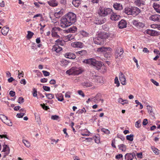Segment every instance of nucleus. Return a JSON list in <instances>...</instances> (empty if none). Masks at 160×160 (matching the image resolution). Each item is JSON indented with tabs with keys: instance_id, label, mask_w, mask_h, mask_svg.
<instances>
[{
	"instance_id": "14",
	"label": "nucleus",
	"mask_w": 160,
	"mask_h": 160,
	"mask_svg": "<svg viewBox=\"0 0 160 160\" xmlns=\"http://www.w3.org/2000/svg\"><path fill=\"white\" fill-rule=\"evenodd\" d=\"M127 25L126 21L122 19L119 22L118 26L119 28L122 29L126 28L127 26Z\"/></svg>"
},
{
	"instance_id": "58",
	"label": "nucleus",
	"mask_w": 160,
	"mask_h": 160,
	"mask_svg": "<svg viewBox=\"0 0 160 160\" xmlns=\"http://www.w3.org/2000/svg\"><path fill=\"white\" fill-rule=\"evenodd\" d=\"M79 113L82 114L83 112H86V111L85 110V108H83L81 110H79L78 111Z\"/></svg>"
},
{
	"instance_id": "2",
	"label": "nucleus",
	"mask_w": 160,
	"mask_h": 160,
	"mask_svg": "<svg viewBox=\"0 0 160 160\" xmlns=\"http://www.w3.org/2000/svg\"><path fill=\"white\" fill-rule=\"evenodd\" d=\"M83 62L84 63L93 66L97 70L100 69L102 66L101 62L98 61L93 58H90L85 60Z\"/></svg>"
},
{
	"instance_id": "24",
	"label": "nucleus",
	"mask_w": 160,
	"mask_h": 160,
	"mask_svg": "<svg viewBox=\"0 0 160 160\" xmlns=\"http://www.w3.org/2000/svg\"><path fill=\"white\" fill-rule=\"evenodd\" d=\"M49 5L52 7H55L58 5V2L56 0H52L48 1Z\"/></svg>"
},
{
	"instance_id": "52",
	"label": "nucleus",
	"mask_w": 160,
	"mask_h": 160,
	"mask_svg": "<svg viewBox=\"0 0 160 160\" xmlns=\"http://www.w3.org/2000/svg\"><path fill=\"white\" fill-rule=\"evenodd\" d=\"M25 114L24 113L22 112L18 113L17 114V116L18 118H22L23 116Z\"/></svg>"
},
{
	"instance_id": "46",
	"label": "nucleus",
	"mask_w": 160,
	"mask_h": 160,
	"mask_svg": "<svg viewBox=\"0 0 160 160\" xmlns=\"http://www.w3.org/2000/svg\"><path fill=\"white\" fill-rule=\"evenodd\" d=\"M51 118L53 120H58L59 119V117L58 116L55 115H52L51 117Z\"/></svg>"
},
{
	"instance_id": "62",
	"label": "nucleus",
	"mask_w": 160,
	"mask_h": 160,
	"mask_svg": "<svg viewBox=\"0 0 160 160\" xmlns=\"http://www.w3.org/2000/svg\"><path fill=\"white\" fill-rule=\"evenodd\" d=\"M81 34L83 36H86L88 35V34L86 32L82 31L81 32Z\"/></svg>"
},
{
	"instance_id": "57",
	"label": "nucleus",
	"mask_w": 160,
	"mask_h": 160,
	"mask_svg": "<svg viewBox=\"0 0 160 160\" xmlns=\"http://www.w3.org/2000/svg\"><path fill=\"white\" fill-rule=\"evenodd\" d=\"M38 17H41V19L42 18V15L41 14H38L34 15L33 17V18H34Z\"/></svg>"
},
{
	"instance_id": "9",
	"label": "nucleus",
	"mask_w": 160,
	"mask_h": 160,
	"mask_svg": "<svg viewBox=\"0 0 160 160\" xmlns=\"http://www.w3.org/2000/svg\"><path fill=\"white\" fill-rule=\"evenodd\" d=\"M119 80L121 83L123 85H125L126 84V80L125 77V75L121 72L119 75Z\"/></svg>"
},
{
	"instance_id": "29",
	"label": "nucleus",
	"mask_w": 160,
	"mask_h": 160,
	"mask_svg": "<svg viewBox=\"0 0 160 160\" xmlns=\"http://www.w3.org/2000/svg\"><path fill=\"white\" fill-rule=\"evenodd\" d=\"M77 30V28L75 26H73L69 28L68 31L70 33L75 32Z\"/></svg>"
},
{
	"instance_id": "30",
	"label": "nucleus",
	"mask_w": 160,
	"mask_h": 160,
	"mask_svg": "<svg viewBox=\"0 0 160 160\" xmlns=\"http://www.w3.org/2000/svg\"><path fill=\"white\" fill-rule=\"evenodd\" d=\"M65 57L69 58L74 59L75 58V55L73 54L67 53L65 55Z\"/></svg>"
},
{
	"instance_id": "63",
	"label": "nucleus",
	"mask_w": 160,
	"mask_h": 160,
	"mask_svg": "<svg viewBox=\"0 0 160 160\" xmlns=\"http://www.w3.org/2000/svg\"><path fill=\"white\" fill-rule=\"evenodd\" d=\"M95 142L97 143H99L100 142L99 137H96L95 139Z\"/></svg>"
},
{
	"instance_id": "51",
	"label": "nucleus",
	"mask_w": 160,
	"mask_h": 160,
	"mask_svg": "<svg viewBox=\"0 0 160 160\" xmlns=\"http://www.w3.org/2000/svg\"><path fill=\"white\" fill-rule=\"evenodd\" d=\"M63 10H61L60 11L56 12L58 14L60 17H61L63 14Z\"/></svg>"
},
{
	"instance_id": "35",
	"label": "nucleus",
	"mask_w": 160,
	"mask_h": 160,
	"mask_svg": "<svg viewBox=\"0 0 160 160\" xmlns=\"http://www.w3.org/2000/svg\"><path fill=\"white\" fill-rule=\"evenodd\" d=\"M8 117L5 116L3 114H0V119L3 122H4L5 121L7 120Z\"/></svg>"
},
{
	"instance_id": "19",
	"label": "nucleus",
	"mask_w": 160,
	"mask_h": 160,
	"mask_svg": "<svg viewBox=\"0 0 160 160\" xmlns=\"http://www.w3.org/2000/svg\"><path fill=\"white\" fill-rule=\"evenodd\" d=\"M59 28L55 27L53 28L52 30V35L53 37L58 38V35L57 31L59 29Z\"/></svg>"
},
{
	"instance_id": "12",
	"label": "nucleus",
	"mask_w": 160,
	"mask_h": 160,
	"mask_svg": "<svg viewBox=\"0 0 160 160\" xmlns=\"http://www.w3.org/2000/svg\"><path fill=\"white\" fill-rule=\"evenodd\" d=\"M135 156V154L134 152L127 153L125 156V160H132Z\"/></svg>"
},
{
	"instance_id": "64",
	"label": "nucleus",
	"mask_w": 160,
	"mask_h": 160,
	"mask_svg": "<svg viewBox=\"0 0 160 160\" xmlns=\"http://www.w3.org/2000/svg\"><path fill=\"white\" fill-rule=\"evenodd\" d=\"M148 123V119H144L143 120L142 124L143 125H146Z\"/></svg>"
},
{
	"instance_id": "38",
	"label": "nucleus",
	"mask_w": 160,
	"mask_h": 160,
	"mask_svg": "<svg viewBox=\"0 0 160 160\" xmlns=\"http://www.w3.org/2000/svg\"><path fill=\"white\" fill-rule=\"evenodd\" d=\"M141 121L139 120L137 121L135 123V126L137 128H139L141 126Z\"/></svg>"
},
{
	"instance_id": "50",
	"label": "nucleus",
	"mask_w": 160,
	"mask_h": 160,
	"mask_svg": "<svg viewBox=\"0 0 160 160\" xmlns=\"http://www.w3.org/2000/svg\"><path fill=\"white\" fill-rule=\"evenodd\" d=\"M24 98L22 97H19L18 99V102L20 104H22L24 102Z\"/></svg>"
},
{
	"instance_id": "45",
	"label": "nucleus",
	"mask_w": 160,
	"mask_h": 160,
	"mask_svg": "<svg viewBox=\"0 0 160 160\" xmlns=\"http://www.w3.org/2000/svg\"><path fill=\"white\" fill-rule=\"evenodd\" d=\"M101 131L102 132H104L105 133L107 134H109L110 132L109 131L108 129H105L104 128H102L101 129Z\"/></svg>"
},
{
	"instance_id": "61",
	"label": "nucleus",
	"mask_w": 160,
	"mask_h": 160,
	"mask_svg": "<svg viewBox=\"0 0 160 160\" xmlns=\"http://www.w3.org/2000/svg\"><path fill=\"white\" fill-rule=\"evenodd\" d=\"M9 95L11 97H13L15 95V93L14 91H11L9 92Z\"/></svg>"
},
{
	"instance_id": "33",
	"label": "nucleus",
	"mask_w": 160,
	"mask_h": 160,
	"mask_svg": "<svg viewBox=\"0 0 160 160\" xmlns=\"http://www.w3.org/2000/svg\"><path fill=\"white\" fill-rule=\"evenodd\" d=\"M119 149L121 150L122 151L125 152L126 150V146L123 144H121L118 145Z\"/></svg>"
},
{
	"instance_id": "28",
	"label": "nucleus",
	"mask_w": 160,
	"mask_h": 160,
	"mask_svg": "<svg viewBox=\"0 0 160 160\" xmlns=\"http://www.w3.org/2000/svg\"><path fill=\"white\" fill-rule=\"evenodd\" d=\"M56 97L58 100L59 101H62L63 100V96L61 93L57 94Z\"/></svg>"
},
{
	"instance_id": "56",
	"label": "nucleus",
	"mask_w": 160,
	"mask_h": 160,
	"mask_svg": "<svg viewBox=\"0 0 160 160\" xmlns=\"http://www.w3.org/2000/svg\"><path fill=\"white\" fill-rule=\"evenodd\" d=\"M151 81L154 85H155L156 86H159L158 83L156 81L154 80L153 79H151Z\"/></svg>"
},
{
	"instance_id": "47",
	"label": "nucleus",
	"mask_w": 160,
	"mask_h": 160,
	"mask_svg": "<svg viewBox=\"0 0 160 160\" xmlns=\"http://www.w3.org/2000/svg\"><path fill=\"white\" fill-rule=\"evenodd\" d=\"M114 82L115 83L117 84L116 86L118 87L120 85V83L118 80V77H116L114 79Z\"/></svg>"
},
{
	"instance_id": "3",
	"label": "nucleus",
	"mask_w": 160,
	"mask_h": 160,
	"mask_svg": "<svg viewBox=\"0 0 160 160\" xmlns=\"http://www.w3.org/2000/svg\"><path fill=\"white\" fill-rule=\"evenodd\" d=\"M84 71V69L81 67H73L66 72V73L69 75H78L81 74Z\"/></svg>"
},
{
	"instance_id": "49",
	"label": "nucleus",
	"mask_w": 160,
	"mask_h": 160,
	"mask_svg": "<svg viewBox=\"0 0 160 160\" xmlns=\"http://www.w3.org/2000/svg\"><path fill=\"white\" fill-rule=\"evenodd\" d=\"M101 68V71L103 73H104L107 70V68L105 66H102Z\"/></svg>"
},
{
	"instance_id": "41",
	"label": "nucleus",
	"mask_w": 160,
	"mask_h": 160,
	"mask_svg": "<svg viewBox=\"0 0 160 160\" xmlns=\"http://www.w3.org/2000/svg\"><path fill=\"white\" fill-rule=\"evenodd\" d=\"M23 143L27 147H29L30 146V144L29 142L26 140H22Z\"/></svg>"
},
{
	"instance_id": "17",
	"label": "nucleus",
	"mask_w": 160,
	"mask_h": 160,
	"mask_svg": "<svg viewBox=\"0 0 160 160\" xmlns=\"http://www.w3.org/2000/svg\"><path fill=\"white\" fill-rule=\"evenodd\" d=\"M113 7L116 10H120L123 9L122 5L120 3L117 2L113 4Z\"/></svg>"
},
{
	"instance_id": "13",
	"label": "nucleus",
	"mask_w": 160,
	"mask_h": 160,
	"mask_svg": "<svg viewBox=\"0 0 160 160\" xmlns=\"http://www.w3.org/2000/svg\"><path fill=\"white\" fill-rule=\"evenodd\" d=\"M123 51L122 48L119 47L118 48L116 49L115 55L117 56V58L121 56L123 53Z\"/></svg>"
},
{
	"instance_id": "39",
	"label": "nucleus",
	"mask_w": 160,
	"mask_h": 160,
	"mask_svg": "<svg viewBox=\"0 0 160 160\" xmlns=\"http://www.w3.org/2000/svg\"><path fill=\"white\" fill-rule=\"evenodd\" d=\"M133 137L134 135L133 134H131L129 135H127L126 136V138L127 140L132 141L133 139Z\"/></svg>"
},
{
	"instance_id": "18",
	"label": "nucleus",
	"mask_w": 160,
	"mask_h": 160,
	"mask_svg": "<svg viewBox=\"0 0 160 160\" xmlns=\"http://www.w3.org/2000/svg\"><path fill=\"white\" fill-rule=\"evenodd\" d=\"M133 24L138 28H143L144 26V23L138 22L136 20H134L133 22Z\"/></svg>"
},
{
	"instance_id": "36",
	"label": "nucleus",
	"mask_w": 160,
	"mask_h": 160,
	"mask_svg": "<svg viewBox=\"0 0 160 160\" xmlns=\"http://www.w3.org/2000/svg\"><path fill=\"white\" fill-rule=\"evenodd\" d=\"M33 34V33L32 32H31L30 31H28V34L27 36V38L28 39L31 38Z\"/></svg>"
},
{
	"instance_id": "16",
	"label": "nucleus",
	"mask_w": 160,
	"mask_h": 160,
	"mask_svg": "<svg viewBox=\"0 0 160 160\" xmlns=\"http://www.w3.org/2000/svg\"><path fill=\"white\" fill-rule=\"evenodd\" d=\"M111 50V48L109 47H101L98 48L97 51L98 52H105Z\"/></svg>"
},
{
	"instance_id": "10",
	"label": "nucleus",
	"mask_w": 160,
	"mask_h": 160,
	"mask_svg": "<svg viewBox=\"0 0 160 160\" xmlns=\"http://www.w3.org/2000/svg\"><path fill=\"white\" fill-rule=\"evenodd\" d=\"M150 20L154 22H160V15L158 14H154L152 15L149 18Z\"/></svg>"
},
{
	"instance_id": "53",
	"label": "nucleus",
	"mask_w": 160,
	"mask_h": 160,
	"mask_svg": "<svg viewBox=\"0 0 160 160\" xmlns=\"http://www.w3.org/2000/svg\"><path fill=\"white\" fill-rule=\"evenodd\" d=\"M42 72L45 76H48L50 74L49 72L43 70L42 71Z\"/></svg>"
},
{
	"instance_id": "48",
	"label": "nucleus",
	"mask_w": 160,
	"mask_h": 160,
	"mask_svg": "<svg viewBox=\"0 0 160 160\" xmlns=\"http://www.w3.org/2000/svg\"><path fill=\"white\" fill-rule=\"evenodd\" d=\"M135 102L136 104H137L138 105H136V107L138 106V105H140V109H141L143 108V106L141 104V103L139 102L138 101V100H136L135 101Z\"/></svg>"
},
{
	"instance_id": "32",
	"label": "nucleus",
	"mask_w": 160,
	"mask_h": 160,
	"mask_svg": "<svg viewBox=\"0 0 160 160\" xmlns=\"http://www.w3.org/2000/svg\"><path fill=\"white\" fill-rule=\"evenodd\" d=\"M87 53L86 51L85 50H82L79 51L77 52L76 54L78 56H82L85 54Z\"/></svg>"
},
{
	"instance_id": "1",
	"label": "nucleus",
	"mask_w": 160,
	"mask_h": 160,
	"mask_svg": "<svg viewBox=\"0 0 160 160\" xmlns=\"http://www.w3.org/2000/svg\"><path fill=\"white\" fill-rule=\"evenodd\" d=\"M76 20V15L72 12H69L61 20L60 26L65 28L74 23Z\"/></svg>"
},
{
	"instance_id": "23",
	"label": "nucleus",
	"mask_w": 160,
	"mask_h": 160,
	"mask_svg": "<svg viewBox=\"0 0 160 160\" xmlns=\"http://www.w3.org/2000/svg\"><path fill=\"white\" fill-rule=\"evenodd\" d=\"M74 38V36L73 35L69 34L67 36L65 37L64 39L65 42H67L69 41H70L73 39Z\"/></svg>"
},
{
	"instance_id": "8",
	"label": "nucleus",
	"mask_w": 160,
	"mask_h": 160,
	"mask_svg": "<svg viewBox=\"0 0 160 160\" xmlns=\"http://www.w3.org/2000/svg\"><path fill=\"white\" fill-rule=\"evenodd\" d=\"M71 46L73 48H82L83 46V44L79 42H72L71 43Z\"/></svg>"
},
{
	"instance_id": "40",
	"label": "nucleus",
	"mask_w": 160,
	"mask_h": 160,
	"mask_svg": "<svg viewBox=\"0 0 160 160\" xmlns=\"http://www.w3.org/2000/svg\"><path fill=\"white\" fill-rule=\"evenodd\" d=\"M4 123L9 126H12V125L11 122L8 119V118L5 121Z\"/></svg>"
},
{
	"instance_id": "60",
	"label": "nucleus",
	"mask_w": 160,
	"mask_h": 160,
	"mask_svg": "<svg viewBox=\"0 0 160 160\" xmlns=\"http://www.w3.org/2000/svg\"><path fill=\"white\" fill-rule=\"evenodd\" d=\"M78 93L80 95L82 96L83 97L85 96L83 92L81 90H79L78 91Z\"/></svg>"
},
{
	"instance_id": "44",
	"label": "nucleus",
	"mask_w": 160,
	"mask_h": 160,
	"mask_svg": "<svg viewBox=\"0 0 160 160\" xmlns=\"http://www.w3.org/2000/svg\"><path fill=\"white\" fill-rule=\"evenodd\" d=\"M105 57L107 58L108 59H109L110 58L111 54L109 52H106L104 54Z\"/></svg>"
},
{
	"instance_id": "22",
	"label": "nucleus",
	"mask_w": 160,
	"mask_h": 160,
	"mask_svg": "<svg viewBox=\"0 0 160 160\" xmlns=\"http://www.w3.org/2000/svg\"><path fill=\"white\" fill-rule=\"evenodd\" d=\"M132 7L130 8L126 7L124 8V12L128 15H132Z\"/></svg>"
},
{
	"instance_id": "15",
	"label": "nucleus",
	"mask_w": 160,
	"mask_h": 160,
	"mask_svg": "<svg viewBox=\"0 0 160 160\" xmlns=\"http://www.w3.org/2000/svg\"><path fill=\"white\" fill-rule=\"evenodd\" d=\"M132 15L136 16L140 12V11L139 8L137 7H132Z\"/></svg>"
},
{
	"instance_id": "4",
	"label": "nucleus",
	"mask_w": 160,
	"mask_h": 160,
	"mask_svg": "<svg viewBox=\"0 0 160 160\" xmlns=\"http://www.w3.org/2000/svg\"><path fill=\"white\" fill-rule=\"evenodd\" d=\"M65 39L61 40L60 39H57L55 41V44L53 47L52 49L53 51H55L56 52H58L62 50V48L60 47L59 45L63 46L64 45L65 42Z\"/></svg>"
},
{
	"instance_id": "7",
	"label": "nucleus",
	"mask_w": 160,
	"mask_h": 160,
	"mask_svg": "<svg viewBox=\"0 0 160 160\" xmlns=\"http://www.w3.org/2000/svg\"><path fill=\"white\" fill-rule=\"evenodd\" d=\"M109 14H110V18L112 21H117L119 19L120 16L119 15L114 12L112 10V12Z\"/></svg>"
},
{
	"instance_id": "31",
	"label": "nucleus",
	"mask_w": 160,
	"mask_h": 160,
	"mask_svg": "<svg viewBox=\"0 0 160 160\" xmlns=\"http://www.w3.org/2000/svg\"><path fill=\"white\" fill-rule=\"evenodd\" d=\"M118 102L123 105H124V104H126L128 103V100H123L122 98H119L118 99Z\"/></svg>"
},
{
	"instance_id": "11",
	"label": "nucleus",
	"mask_w": 160,
	"mask_h": 160,
	"mask_svg": "<svg viewBox=\"0 0 160 160\" xmlns=\"http://www.w3.org/2000/svg\"><path fill=\"white\" fill-rule=\"evenodd\" d=\"M92 80L98 83H102L103 82L102 77L97 75H94L93 77Z\"/></svg>"
},
{
	"instance_id": "55",
	"label": "nucleus",
	"mask_w": 160,
	"mask_h": 160,
	"mask_svg": "<svg viewBox=\"0 0 160 160\" xmlns=\"http://www.w3.org/2000/svg\"><path fill=\"white\" fill-rule=\"evenodd\" d=\"M43 88L45 91H50V88L49 87L43 86Z\"/></svg>"
},
{
	"instance_id": "25",
	"label": "nucleus",
	"mask_w": 160,
	"mask_h": 160,
	"mask_svg": "<svg viewBox=\"0 0 160 160\" xmlns=\"http://www.w3.org/2000/svg\"><path fill=\"white\" fill-rule=\"evenodd\" d=\"M146 32L147 34L151 36H155L157 33V32L155 30H147Z\"/></svg>"
},
{
	"instance_id": "37",
	"label": "nucleus",
	"mask_w": 160,
	"mask_h": 160,
	"mask_svg": "<svg viewBox=\"0 0 160 160\" xmlns=\"http://www.w3.org/2000/svg\"><path fill=\"white\" fill-rule=\"evenodd\" d=\"M82 85L84 86H85L87 87H90L92 86V83L91 82H87L83 83Z\"/></svg>"
},
{
	"instance_id": "43",
	"label": "nucleus",
	"mask_w": 160,
	"mask_h": 160,
	"mask_svg": "<svg viewBox=\"0 0 160 160\" xmlns=\"http://www.w3.org/2000/svg\"><path fill=\"white\" fill-rule=\"evenodd\" d=\"M152 149L153 150L154 152L156 154L158 155L159 154L160 151L158 150L157 148H156L155 147H153V148H152Z\"/></svg>"
},
{
	"instance_id": "5",
	"label": "nucleus",
	"mask_w": 160,
	"mask_h": 160,
	"mask_svg": "<svg viewBox=\"0 0 160 160\" xmlns=\"http://www.w3.org/2000/svg\"><path fill=\"white\" fill-rule=\"evenodd\" d=\"M112 12V9L110 8H105L100 7L98 11V15L102 17H105Z\"/></svg>"
},
{
	"instance_id": "21",
	"label": "nucleus",
	"mask_w": 160,
	"mask_h": 160,
	"mask_svg": "<svg viewBox=\"0 0 160 160\" xmlns=\"http://www.w3.org/2000/svg\"><path fill=\"white\" fill-rule=\"evenodd\" d=\"M153 7L156 12L160 13V4L154 3Z\"/></svg>"
},
{
	"instance_id": "42",
	"label": "nucleus",
	"mask_w": 160,
	"mask_h": 160,
	"mask_svg": "<svg viewBox=\"0 0 160 160\" xmlns=\"http://www.w3.org/2000/svg\"><path fill=\"white\" fill-rule=\"evenodd\" d=\"M46 96L47 98L48 99H51L54 98V96L53 94L51 93L47 94L46 93Z\"/></svg>"
},
{
	"instance_id": "6",
	"label": "nucleus",
	"mask_w": 160,
	"mask_h": 160,
	"mask_svg": "<svg viewBox=\"0 0 160 160\" xmlns=\"http://www.w3.org/2000/svg\"><path fill=\"white\" fill-rule=\"evenodd\" d=\"M105 38V37L103 36L102 34H101L94 38V42L96 44L101 45L103 44V39Z\"/></svg>"
},
{
	"instance_id": "26",
	"label": "nucleus",
	"mask_w": 160,
	"mask_h": 160,
	"mask_svg": "<svg viewBox=\"0 0 160 160\" xmlns=\"http://www.w3.org/2000/svg\"><path fill=\"white\" fill-rule=\"evenodd\" d=\"M134 2L136 5L138 6L144 4V2L142 0H135Z\"/></svg>"
},
{
	"instance_id": "20",
	"label": "nucleus",
	"mask_w": 160,
	"mask_h": 160,
	"mask_svg": "<svg viewBox=\"0 0 160 160\" xmlns=\"http://www.w3.org/2000/svg\"><path fill=\"white\" fill-rule=\"evenodd\" d=\"M9 28L8 27L5 26L2 28L1 30L2 34L3 35H6L9 31Z\"/></svg>"
},
{
	"instance_id": "54",
	"label": "nucleus",
	"mask_w": 160,
	"mask_h": 160,
	"mask_svg": "<svg viewBox=\"0 0 160 160\" xmlns=\"http://www.w3.org/2000/svg\"><path fill=\"white\" fill-rule=\"evenodd\" d=\"M33 96L34 97H36L37 96V91L35 88L33 89Z\"/></svg>"
},
{
	"instance_id": "27",
	"label": "nucleus",
	"mask_w": 160,
	"mask_h": 160,
	"mask_svg": "<svg viewBox=\"0 0 160 160\" xmlns=\"http://www.w3.org/2000/svg\"><path fill=\"white\" fill-rule=\"evenodd\" d=\"M72 4L75 7H78L80 4V0H73L72 1Z\"/></svg>"
},
{
	"instance_id": "34",
	"label": "nucleus",
	"mask_w": 160,
	"mask_h": 160,
	"mask_svg": "<svg viewBox=\"0 0 160 160\" xmlns=\"http://www.w3.org/2000/svg\"><path fill=\"white\" fill-rule=\"evenodd\" d=\"M147 109L148 110V112L150 115L154 116V113L152 111V108L150 106H147Z\"/></svg>"
},
{
	"instance_id": "59",
	"label": "nucleus",
	"mask_w": 160,
	"mask_h": 160,
	"mask_svg": "<svg viewBox=\"0 0 160 160\" xmlns=\"http://www.w3.org/2000/svg\"><path fill=\"white\" fill-rule=\"evenodd\" d=\"M40 105L42 107V108L45 110H47L49 108L47 106H45L44 104H41Z\"/></svg>"
}]
</instances>
